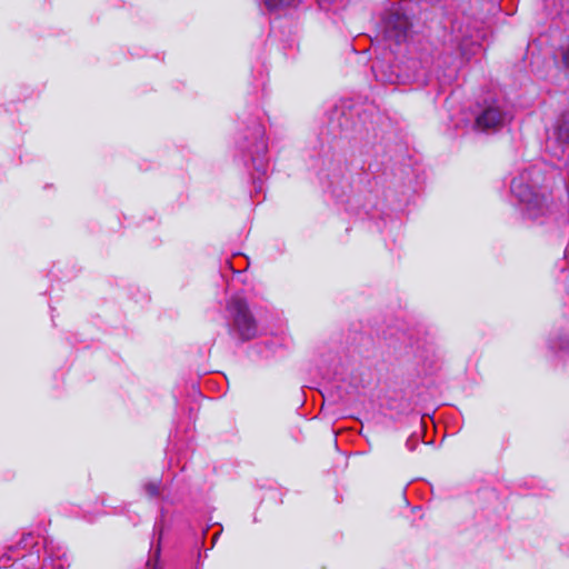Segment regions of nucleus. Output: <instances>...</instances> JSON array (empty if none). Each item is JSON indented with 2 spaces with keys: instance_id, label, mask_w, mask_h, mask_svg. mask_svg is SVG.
I'll return each instance as SVG.
<instances>
[{
  "instance_id": "obj_1",
  "label": "nucleus",
  "mask_w": 569,
  "mask_h": 569,
  "mask_svg": "<svg viewBox=\"0 0 569 569\" xmlns=\"http://www.w3.org/2000/svg\"><path fill=\"white\" fill-rule=\"evenodd\" d=\"M533 171H523L511 181V193L521 204L525 217L530 220H539L551 213L552 202L546 193L536 188L532 180Z\"/></svg>"
},
{
  "instance_id": "obj_2",
  "label": "nucleus",
  "mask_w": 569,
  "mask_h": 569,
  "mask_svg": "<svg viewBox=\"0 0 569 569\" xmlns=\"http://www.w3.org/2000/svg\"><path fill=\"white\" fill-rule=\"evenodd\" d=\"M227 295L226 312L230 320L232 331L242 340L252 339L257 333V325L249 311L242 292L239 290L233 292L228 291Z\"/></svg>"
},
{
  "instance_id": "obj_3",
  "label": "nucleus",
  "mask_w": 569,
  "mask_h": 569,
  "mask_svg": "<svg viewBox=\"0 0 569 569\" xmlns=\"http://www.w3.org/2000/svg\"><path fill=\"white\" fill-rule=\"evenodd\" d=\"M246 140H252L250 143L243 144L241 148L246 149L252 160V164L256 170L262 172L263 174L267 171V163L264 162V156L267 153V141L264 139V129L263 127L256 122L249 128V134L244 137Z\"/></svg>"
},
{
  "instance_id": "obj_4",
  "label": "nucleus",
  "mask_w": 569,
  "mask_h": 569,
  "mask_svg": "<svg viewBox=\"0 0 569 569\" xmlns=\"http://www.w3.org/2000/svg\"><path fill=\"white\" fill-rule=\"evenodd\" d=\"M510 116L496 100L487 102L476 116V127L482 131H495L509 121Z\"/></svg>"
},
{
  "instance_id": "obj_5",
  "label": "nucleus",
  "mask_w": 569,
  "mask_h": 569,
  "mask_svg": "<svg viewBox=\"0 0 569 569\" xmlns=\"http://www.w3.org/2000/svg\"><path fill=\"white\" fill-rule=\"evenodd\" d=\"M548 148L552 149L555 157L562 158L569 150V111L563 112L555 122L552 129L549 131Z\"/></svg>"
},
{
  "instance_id": "obj_6",
  "label": "nucleus",
  "mask_w": 569,
  "mask_h": 569,
  "mask_svg": "<svg viewBox=\"0 0 569 569\" xmlns=\"http://www.w3.org/2000/svg\"><path fill=\"white\" fill-rule=\"evenodd\" d=\"M386 37L397 43L406 41L409 32V21L399 11L390 12L385 23Z\"/></svg>"
},
{
  "instance_id": "obj_7",
  "label": "nucleus",
  "mask_w": 569,
  "mask_h": 569,
  "mask_svg": "<svg viewBox=\"0 0 569 569\" xmlns=\"http://www.w3.org/2000/svg\"><path fill=\"white\" fill-rule=\"evenodd\" d=\"M481 50V46L469 38H462L459 43L460 57L463 60H469L472 56H476Z\"/></svg>"
},
{
  "instance_id": "obj_8",
  "label": "nucleus",
  "mask_w": 569,
  "mask_h": 569,
  "mask_svg": "<svg viewBox=\"0 0 569 569\" xmlns=\"http://www.w3.org/2000/svg\"><path fill=\"white\" fill-rule=\"evenodd\" d=\"M295 4V0H264L267 10L271 13H278L281 10Z\"/></svg>"
},
{
  "instance_id": "obj_9",
  "label": "nucleus",
  "mask_w": 569,
  "mask_h": 569,
  "mask_svg": "<svg viewBox=\"0 0 569 569\" xmlns=\"http://www.w3.org/2000/svg\"><path fill=\"white\" fill-rule=\"evenodd\" d=\"M146 491L150 497H156L159 495V485L156 482L148 483L146 486Z\"/></svg>"
},
{
  "instance_id": "obj_10",
  "label": "nucleus",
  "mask_w": 569,
  "mask_h": 569,
  "mask_svg": "<svg viewBox=\"0 0 569 569\" xmlns=\"http://www.w3.org/2000/svg\"><path fill=\"white\" fill-rule=\"evenodd\" d=\"M563 63L569 69V48L563 53Z\"/></svg>"
},
{
  "instance_id": "obj_11",
  "label": "nucleus",
  "mask_w": 569,
  "mask_h": 569,
  "mask_svg": "<svg viewBox=\"0 0 569 569\" xmlns=\"http://www.w3.org/2000/svg\"><path fill=\"white\" fill-rule=\"evenodd\" d=\"M452 67H453V71H455L457 69V67H458L457 62H453Z\"/></svg>"
}]
</instances>
